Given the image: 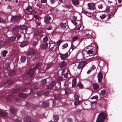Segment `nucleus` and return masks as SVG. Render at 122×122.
<instances>
[{
    "label": "nucleus",
    "mask_w": 122,
    "mask_h": 122,
    "mask_svg": "<svg viewBox=\"0 0 122 122\" xmlns=\"http://www.w3.org/2000/svg\"><path fill=\"white\" fill-rule=\"evenodd\" d=\"M98 80L99 82H100L102 81V79L103 78L102 74V73L100 72L98 73Z\"/></svg>",
    "instance_id": "18"
},
{
    "label": "nucleus",
    "mask_w": 122,
    "mask_h": 122,
    "mask_svg": "<svg viewBox=\"0 0 122 122\" xmlns=\"http://www.w3.org/2000/svg\"><path fill=\"white\" fill-rule=\"evenodd\" d=\"M26 95L25 93H21L19 94V96L20 97H25L26 96Z\"/></svg>",
    "instance_id": "33"
},
{
    "label": "nucleus",
    "mask_w": 122,
    "mask_h": 122,
    "mask_svg": "<svg viewBox=\"0 0 122 122\" xmlns=\"http://www.w3.org/2000/svg\"><path fill=\"white\" fill-rule=\"evenodd\" d=\"M87 64V62L84 61L80 62L78 66V68L81 70L80 72L81 73L84 67Z\"/></svg>",
    "instance_id": "4"
},
{
    "label": "nucleus",
    "mask_w": 122,
    "mask_h": 122,
    "mask_svg": "<svg viewBox=\"0 0 122 122\" xmlns=\"http://www.w3.org/2000/svg\"><path fill=\"white\" fill-rule=\"evenodd\" d=\"M38 88V86L36 85H32L31 88H30V92L31 93V92H32V93H34V89H37Z\"/></svg>",
    "instance_id": "15"
},
{
    "label": "nucleus",
    "mask_w": 122,
    "mask_h": 122,
    "mask_svg": "<svg viewBox=\"0 0 122 122\" xmlns=\"http://www.w3.org/2000/svg\"><path fill=\"white\" fill-rule=\"evenodd\" d=\"M13 39L12 37H11L9 38L7 40V41L9 43H12L13 41Z\"/></svg>",
    "instance_id": "35"
},
{
    "label": "nucleus",
    "mask_w": 122,
    "mask_h": 122,
    "mask_svg": "<svg viewBox=\"0 0 122 122\" xmlns=\"http://www.w3.org/2000/svg\"><path fill=\"white\" fill-rule=\"evenodd\" d=\"M74 98L75 99L78 100H79V97L78 95L76 94H74Z\"/></svg>",
    "instance_id": "48"
},
{
    "label": "nucleus",
    "mask_w": 122,
    "mask_h": 122,
    "mask_svg": "<svg viewBox=\"0 0 122 122\" xmlns=\"http://www.w3.org/2000/svg\"><path fill=\"white\" fill-rule=\"evenodd\" d=\"M5 21L2 18L0 17V23H5Z\"/></svg>",
    "instance_id": "51"
},
{
    "label": "nucleus",
    "mask_w": 122,
    "mask_h": 122,
    "mask_svg": "<svg viewBox=\"0 0 122 122\" xmlns=\"http://www.w3.org/2000/svg\"><path fill=\"white\" fill-rule=\"evenodd\" d=\"M85 32L86 33L85 37L89 38H91L92 37V33L91 31L86 30Z\"/></svg>",
    "instance_id": "9"
},
{
    "label": "nucleus",
    "mask_w": 122,
    "mask_h": 122,
    "mask_svg": "<svg viewBox=\"0 0 122 122\" xmlns=\"http://www.w3.org/2000/svg\"><path fill=\"white\" fill-rule=\"evenodd\" d=\"M26 57L24 56H21L20 58V61L22 62H24L26 60Z\"/></svg>",
    "instance_id": "30"
},
{
    "label": "nucleus",
    "mask_w": 122,
    "mask_h": 122,
    "mask_svg": "<svg viewBox=\"0 0 122 122\" xmlns=\"http://www.w3.org/2000/svg\"><path fill=\"white\" fill-rule=\"evenodd\" d=\"M61 40H59L57 42V45L58 46H59L61 42Z\"/></svg>",
    "instance_id": "59"
},
{
    "label": "nucleus",
    "mask_w": 122,
    "mask_h": 122,
    "mask_svg": "<svg viewBox=\"0 0 122 122\" xmlns=\"http://www.w3.org/2000/svg\"><path fill=\"white\" fill-rule=\"evenodd\" d=\"M19 90L18 89H15L13 90L12 91V93H14L15 92H18Z\"/></svg>",
    "instance_id": "55"
},
{
    "label": "nucleus",
    "mask_w": 122,
    "mask_h": 122,
    "mask_svg": "<svg viewBox=\"0 0 122 122\" xmlns=\"http://www.w3.org/2000/svg\"><path fill=\"white\" fill-rule=\"evenodd\" d=\"M40 65V64L39 63H37L36 64V66L34 67L33 69H38L39 68Z\"/></svg>",
    "instance_id": "40"
},
{
    "label": "nucleus",
    "mask_w": 122,
    "mask_h": 122,
    "mask_svg": "<svg viewBox=\"0 0 122 122\" xmlns=\"http://www.w3.org/2000/svg\"><path fill=\"white\" fill-rule=\"evenodd\" d=\"M31 9L32 7L31 6H30L26 8V10L27 11H29L30 12L29 13L31 15H33L37 13V12L35 11V10H33L32 11L30 10Z\"/></svg>",
    "instance_id": "7"
},
{
    "label": "nucleus",
    "mask_w": 122,
    "mask_h": 122,
    "mask_svg": "<svg viewBox=\"0 0 122 122\" xmlns=\"http://www.w3.org/2000/svg\"><path fill=\"white\" fill-rule=\"evenodd\" d=\"M17 40H18L21 37V34H18V35H17Z\"/></svg>",
    "instance_id": "57"
},
{
    "label": "nucleus",
    "mask_w": 122,
    "mask_h": 122,
    "mask_svg": "<svg viewBox=\"0 0 122 122\" xmlns=\"http://www.w3.org/2000/svg\"><path fill=\"white\" fill-rule=\"evenodd\" d=\"M35 51L33 50H31L30 51L28 52L27 53L28 56H31L35 53Z\"/></svg>",
    "instance_id": "25"
},
{
    "label": "nucleus",
    "mask_w": 122,
    "mask_h": 122,
    "mask_svg": "<svg viewBox=\"0 0 122 122\" xmlns=\"http://www.w3.org/2000/svg\"><path fill=\"white\" fill-rule=\"evenodd\" d=\"M42 106L43 107H48L49 106V103L45 101H44L42 104Z\"/></svg>",
    "instance_id": "20"
},
{
    "label": "nucleus",
    "mask_w": 122,
    "mask_h": 122,
    "mask_svg": "<svg viewBox=\"0 0 122 122\" xmlns=\"http://www.w3.org/2000/svg\"><path fill=\"white\" fill-rule=\"evenodd\" d=\"M34 71L32 69L30 70L28 72L26 77V79L28 80L31 78L33 76Z\"/></svg>",
    "instance_id": "3"
},
{
    "label": "nucleus",
    "mask_w": 122,
    "mask_h": 122,
    "mask_svg": "<svg viewBox=\"0 0 122 122\" xmlns=\"http://www.w3.org/2000/svg\"><path fill=\"white\" fill-rule=\"evenodd\" d=\"M106 91L105 90H103L101 91V94L102 96H104L106 93Z\"/></svg>",
    "instance_id": "44"
},
{
    "label": "nucleus",
    "mask_w": 122,
    "mask_h": 122,
    "mask_svg": "<svg viewBox=\"0 0 122 122\" xmlns=\"http://www.w3.org/2000/svg\"><path fill=\"white\" fill-rule=\"evenodd\" d=\"M51 3L52 4H56L57 2V0H50Z\"/></svg>",
    "instance_id": "45"
},
{
    "label": "nucleus",
    "mask_w": 122,
    "mask_h": 122,
    "mask_svg": "<svg viewBox=\"0 0 122 122\" xmlns=\"http://www.w3.org/2000/svg\"><path fill=\"white\" fill-rule=\"evenodd\" d=\"M60 26L61 29L64 30L66 28V23H61Z\"/></svg>",
    "instance_id": "29"
},
{
    "label": "nucleus",
    "mask_w": 122,
    "mask_h": 122,
    "mask_svg": "<svg viewBox=\"0 0 122 122\" xmlns=\"http://www.w3.org/2000/svg\"><path fill=\"white\" fill-rule=\"evenodd\" d=\"M70 90L68 88H66L64 90H62L61 92V95H64V94H62V92H65V94H68L69 93Z\"/></svg>",
    "instance_id": "19"
},
{
    "label": "nucleus",
    "mask_w": 122,
    "mask_h": 122,
    "mask_svg": "<svg viewBox=\"0 0 122 122\" xmlns=\"http://www.w3.org/2000/svg\"><path fill=\"white\" fill-rule=\"evenodd\" d=\"M38 60V57H35L33 59V60L34 61L36 62Z\"/></svg>",
    "instance_id": "61"
},
{
    "label": "nucleus",
    "mask_w": 122,
    "mask_h": 122,
    "mask_svg": "<svg viewBox=\"0 0 122 122\" xmlns=\"http://www.w3.org/2000/svg\"><path fill=\"white\" fill-rule=\"evenodd\" d=\"M37 6L39 8H41L42 6V5L40 3H37Z\"/></svg>",
    "instance_id": "60"
},
{
    "label": "nucleus",
    "mask_w": 122,
    "mask_h": 122,
    "mask_svg": "<svg viewBox=\"0 0 122 122\" xmlns=\"http://www.w3.org/2000/svg\"><path fill=\"white\" fill-rule=\"evenodd\" d=\"M7 53V51L6 50L4 51L3 52V55L5 57L6 56V55Z\"/></svg>",
    "instance_id": "49"
},
{
    "label": "nucleus",
    "mask_w": 122,
    "mask_h": 122,
    "mask_svg": "<svg viewBox=\"0 0 122 122\" xmlns=\"http://www.w3.org/2000/svg\"><path fill=\"white\" fill-rule=\"evenodd\" d=\"M68 54L67 53L65 54L61 53L60 54V56L62 60H64L66 59L68 56Z\"/></svg>",
    "instance_id": "10"
},
{
    "label": "nucleus",
    "mask_w": 122,
    "mask_h": 122,
    "mask_svg": "<svg viewBox=\"0 0 122 122\" xmlns=\"http://www.w3.org/2000/svg\"><path fill=\"white\" fill-rule=\"evenodd\" d=\"M76 48V47L72 43L70 49H72V51Z\"/></svg>",
    "instance_id": "54"
},
{
    "label": "nucleus",
    "mask_w": 122,
    "mask_h": 122,
    "mask_svg": "<svg viewBox=\"0 0 122 122\" xmlns=\"http://www.w3.org/2000/svg\"><path fill=\"white\" fill-rule=\"evenodd\" d=\"M48 47V43L46 42H42L41 46V47L44 49H46Z\"/></svg>",
    "instance_id": "12"
},
{
    "label": "nucleus",
    "mask_w": 122,
    "mask_h": 122,
    "mask_svg": "<svg viewBox=\"0 0 122 122\" xmlns=\"http://www.w3.org/2000/svg\"><path fill=\"white\" fill-rule=\"evenodd\" d=\"M107 15H106L105 14H102V15H100L99 17L101 19H103L105 18L107 16Z\"/></svg>",
    "instance_id": "43"
},
{
    "label": "nucleus",
    "mask_w": 122,
    "mask_h": 122,
    "mask_svg": "<svg viewBox=\"0 0 122 122\" xmlns=\"http://www.w3.org/2000/svg\"><path fill=\"white\" fill-rule=\"evenodd\" d=\"M78 38V37L77 36H74L72 39V41H74L77 40Z\"/></svg>",
    "instance_id": "53"
},
{
    "label": "nucleus",
    "mask_w": 122,
    "mask_h": 122,
    "mask_svg": "<svg viewBox=\"0 0 122 122\" xmlns=\"http://www.w3.org/2000/svg\"><path fill=\"white\" fill-rule=\"evenodd\" d=\"M54 97L55 99L60 100L61 99L60 95L59 94H56L54 95Z\"/></svg>",
    "instance_id": "34"
},
{
    "label": "nucleus",
    "mask_w": 122,
    "mask_h": 122,
    "mask_svg": "<svg viewBox=\"0 0 122 122\" xmlns=\"http://www.w3.org/2000/svg\"><path fill=\"white\" fill-rule=\"evenodd\" d=\"M77 86L80 88H82L83 87V85L81 84V82L78 83L77 84Z\"/></svg>",
    "instance_id": "47"
},
{
    "label": "nucleus",
    "mask_w": 122,
    "mask_h": 122,
    "mask_svg": "<svg viewBox=\"0 0 122 122\" xmlns=\"http://www.w3.org/2000/svg\"><path fill=\"white\" fill-rule=\"evenodd\" d=\"M81 102V101H76L74 102V104L75 105H77L80 104Z\"/></svg>",
    "instance_id": "52"
},
{
    "label": "nucleus",
    "mask_w": 122,
    "mask_h": 122,
    "mask_svg": "<svg viewBox=\"0 0 122 122\" xmlns=\"http://www.w3.org/2000/svg\"><path fill=\"white\" fill-rule=\"evenodd\" d=\"M67 122H72V120L70 118H67Z\"/></svg>",
    "instance_id": "64"
},
{
    "label": "nucleus",
    "mask_w": 122,
    "mask_h": 122,
    "mask_svg": "<svg viewBox=\"0 0 122 122\" xmlns=\"http://www.w3.org/2000/svg\"><path fill=\"white\" fill-rule=\"evenodd\" d=\"M51 19V18L49 15L46 16L44 19V21L45 23L46 24L49 23L50 20Z\"/></svg>",
    "instance_id": "11"
},
{
    "label": "nucleus",
    "mask_w": 122,
    "mask_h": 122,
    "mask_svg": "<svg viewBox=\"0 0 122 122\" xmlns=\"http://www.w3.org/2000/svg\"><path fill=\"white\" fill-rule=\"evenodd\" d=\"M36 24L37 26H40V25L41 24L40 20H38L37 21H36Z\"/></svg>",
    "instance_id": "50"
},
{
    "label": "nucleus",
    "mask_w": 122,
    "mask_h": 122,
    "mask_svg": "<svg viewBox=\"0 0 122 122\" xmlns=\"http://www.w3.org/2000/svg\"><path fill=\"white\" fill-rule=\"evenodd\" d=\"M107 118V115L105 112L100 113L97 117L96 122H103Z\"/></svg>",
    "instance_id": "1"
},
{
    "label": "nucleus",
    "mask_w": 122,
    "mask_h": 122,
    "mask_svg": "<svg viewBox=\"0 0 122 122\" xmlns=\"http://www.w3.org/2000/svg\"><path fill=\"white\" fill-rule=\"evenodd\" d=\"M99 87L98 84L97 83L94 84L93 85V88L94 90H97Z\"/></svg>",
    "instance_id": "27"
},
{
    "label": "nucleus",
    "mask_w": 122,
    "mask_h": 122,
    "mask_svg": "<svg viewBox=\"0 0 122 122\" xmlns=\"http://www.w3.org/2000/svg\"><path fill=\"white\" fill-rule=\"evenodd\" d=\"M70 7V6H69L67 5H66L65 7L66 9V11H69Z\"/></svg>",
    "instance_id": "58"
},
{
    "label": "nucleus",
    "mask_w": 122,
    "mask_h": 122,
    "mask_svg": "<svg viewBox=\"0 0 122 122\" xmlns=\"http://www.w3.org/2000/svg\"><path fill=\"white\" fill-rule=\"evenodd\" d=\"M28 44L27 41H24L21 42L20 46L21 47H23L26 46Z\"/></svg>",
    "instance_id": "21"
},
{
    "label": "nucleus",
    "mask_w": 122,
    "mask_h": 122,
    "mask_svg": "<svg viewBox=\"0 0 122 122\" xmlns=\"http://www.w3.org/2000/svg\"><path fill=\"white\" fill-rule=\"evenodd\" d=\"M71 21L75 25H76L77 24V23L76 22V21L74 20H71Z\"/></svg>",
    "instance_id": "62"
},
{
    "label": "nucleus",
    "mask_w": 122,
    "mask_h": 122,
    "mask_svg": "<svg viewBox=\"0 0 122 122\" xmlns=\"http://www.w3.org/2000/svg\"><path fill=\"white\" fill-rule=\"evenodd\" d=\"M55 85V83L54 81H51V83L46 86L47 88L48 89L52 88L53 86Z\"/></svg>",
    "instance_id": "13"
},
{
    "label": "nucleus",
    "mask_w": 122,
    "mask_h": 122,
    "mask_svg": "<svg viewBox=\"0 0 122 122\" xmlns=\"http://www.w3.org/2000/svg\"><path fill=\"white\" fill-rule=\"evenodd\" d=\"M19 27L21 30H25V33L26 32L28 29L27 27L26 26L22 25L20 26H19Z\"/></svg>",
    "instance_id": "22"
},
{
    "label": "nucleus",
    "mask_w": 122,
    "mask_h": 122,
    "mask_svg": "<svg viewBox=\"0 0 122 122\" xmlns=\"http://www.w3.org/2000/svg\"><path fill=\"white\" fill-rule=\"evenodd\" d=\"M7 115L6 112L5 111L0 110V116L3 118H4Z\"/></svg>",
    "instance_id": "16"
},
{
    "label": "nucleus",
    "mask_w": 122,
    "mask_h": 122,
    "mask_svg": "<svg viewBox=\"0 0 122 122\" xmlns=\"http://www.w3.org/2000/svg\"><path fill=\"white\" fill-rule=\"evenodd\" d=\"M11 114L14 116L16 115V111L12 106H11L9 109Z\"/></svg>",
    "instance_id": "6"
},
{
    "label": "nucleus",
    "mask_w": 122,
    "mask_h": 122,
    "mask_svg": "<svg viewBox=\"0 0 122 122\" xmlns=\"http://www.w3.org/2000/svg\"><path fill=\"white\" fill-rule=\"evenodd\" d=\"M76 78H74L72 81V87L75 86L76 84Z\"/></svg>",
    "instance_id": "31"
},
{
    "label": "nucleus",
    "mask_w": 122,
    "mask_h": 122,
    "mask_svg": "<svg viewBox=\"0 0 122 122\" xmlns=\"http://www.w3.org/2000/svg\"><path fill=\"white\" fill-rule=\"evenodd\" d=\"M48 40V37L46 36H45L43 38V41L42 42L46 43Z\"/></svg>",
    "instance_id": "41"
},
{
    "label": "nucleus",
    "mask_w": 122,
    "mask_h": 122,
    "mask_svg": "<svg viewBox=\"0 0 122 122\" xmlns=\"http://www.w3.org/2000/svg\"><path fill=\"white\" fill-rule=\"evenodd\" d=\"M5 69L6 70L8 71L10 70V65L9 64L7 63L5 64Z\"/></svg>",
    "instance_id": "32"
},
{
    "label": "nucleus",
    "mask_w": 122,
    "mask_h": 122,
    "mask_svg": "<svg viewBox=\"0 0 122 122\" xmlns=\"http://www.w3.org/2000/svg\"><path fill=\"white\" fill-rule=\"evenodd\" d=\"M19 26H15L12 28V32H17L19 31Z\"/></svg>",
    "instance_id": "14"
},
{
    "label": "nucleus",
    "mask_w": 122,
    "mask_h": 122,
    "mask_svg": "<svg viewBox=\"0 0 122 122\" xmlns=\"http://www.w3.org/2000/svg\"><path fill=\"white\" fill-rule=\"evenodd\" d=\"M66 64L67 63L66 62L63 61L59 65V67L60 68H62V67H64L65 66Z\"/></svg>",
    "instance_id": "23"
},
{
    "label": "nucleus",
    "mask_w": 122,
    "mask_h": 122,
    "mask_svg": "<svg viewBox=\"0 0 122 122\" xmlns=\"http://www.w3.org/2000/svg\"><path fill=\"white\" fill-rule=\"evenodd\" d=\"M39 40V39L36 36L33 38L32 41L31 42V43L34 47L35 48L38 44Z\"/></svg>",
    "instance_id": "2"
},
{
    "label": "nucleus",
    "mask_w": 122,
    "mask_h": 122,
    "mask_svg": "<svg viewBox=\"0 0 122 122\" xmlns=\"http://www.w3.org/2000/svg\"><path fill=\"white\" fill-rule=\"evenodd\" d=\"M53 63H51L47 64L46 66V69L48 70V68L50 67L53 65Z\"/></svg>",
    "instance_id": "42"
},
{
    "label": "nucleus",
    "mask_w": 122,
    "mask_h": 122,
    "mask_svg": "<svg viewBox=\"0 0 122 122\" xmlns=\"http://www.w3.org/2000/svg\"><path fill=\"white\" fill-rule=\"evenodd\" d=\"M54 121L56 122H57L58 121L59 117H58L56 115H54L53 116Z\"/></svg>",
    "instance_id": "38"
},
{
    "label": "nucleus",
    "mask_w": 122,
    "mask_h": 122,
    "mask_svg": "<svg viewBox=\"0 0 122 122\" xmlns=\"http://www.w3.org/2000/svg\"><path fill=\"white\" fill-rule=\"evenodd\" d=\"M13 118L16 122H22V121L21 120L17 118V116L16 115L14 116H13Z\"/></svg>",
    "instance_id": "26"
},
{
    "label": "nucleus",
    "mask_w": 122,
    "mask_h": 122,
    "mask_svg": "<svg viewBox=\"0 0 122 122\" xmlns=\"http://www.w3.org/2000/svg\"><path fill=\"white\" fill-rule=\"evenodd\" d=\"M93 52V51H92L91 50H89L87 51V53L89 55L91 54H92Z\"/></svg>",
    "instance_id": "56"
},
{
    "label": "nucleus",
    "mask_w": 122,
    "mask_h": 122,
    "mask_svg": "<svg viewBox=\"0 0 122 122\" xmlns=\"http://www.w3.org/2000/svg\"><path fill=\"white\" fill-rule=\"evenodd\" d=\"M89 8L90 10H94L95 8V7L94 4L89 3L88 4Z\"/></svg>",
    "instance_id": "17"
},
{
    "label": "nucleus",
    "mask_w": 122,
    "mask_h": 122,
    "mask_svg": "<svg viewBox=\"0 0 122 122\" xmlns=\"http://www.w3.org/2000/svg\"><path fill=\"white\" fill-rule=\"evenodd\" d=\"M62 78L61 76L58 77L57 79V81H60L62 80Z\"/></svg>",
    "instance_id": "63"
},
{
    "label": "nucleus",
    "mask_w": 122,
    "mask_h": 122,
    "mask_svg": "<svg viewBox=\"0 0 122 122\" xmlns=\"http://www.w3.org/2000/svg\"><path fill=\"white\" fill-rule=\"evenodd\" d=\"M17 36V35L16 34H15L14 35L13 37H12L13 39V41H16V38Z\"/></svg>",
    "instance_id": "46"
},
{
    "label": "nucleus",
    "mask_w": 122,
    "mask_h": 122,
    "mask_svg": "<svg viewBox=\"0 0 122 122\" xmlns=\"http://www.w3.org/2000/svg\"><path fill=\"white\" fill-rule=\"evenodd\" d=\"M72 4L75 5H78L79 2L78 0H71Z\"/></svg>",
    "instance_id": "24"
},
{
    "label": "nucleus",
    "mask_w": 122,
    "mask_h": 122,
    "mask_svg": "<svg viewBox=\"0 0 122 122\" xmlns=\"http://www.w3.org/2000/svg\"><path fill=\"white\" fill-rule=\"evenodd\" d=\"M20 18V17L19 16H12V18L11 19V21H13L15 22H16Z\"/></svg>",
    "instance_id": "8"
},
{
    "label": "nucleus",
    "mask_w": 122,
    "mask_h": 122,
    "mask_svg": "<svg viewBox=\"0 0 122 122\" xmlns=\"http://www.w3.org/2000/svg\"><path fill=\"white\" fill-rule=\"evenodd\" d=\"M26 119L27 122H35L36 120L35 117L26 116Z\"/></svg>",
    "instance_id": "5"
},
{
    "label": "nucleus",
    "mask_w": 122,
    "mask_h": 122,
    "mask_svg": "<svg viewBox=\"0 0 122 122\" xmlns=\"http://www.w3.org/2000/svg\"><path fill=\"white\" fill-rule=\"evenodd\" d=\"M46 83V79H44L42 81L41 85L43 86H44L45 85Z\"/></svg>",
    "instance_id": "39"
},
{
    "label": "nucleus",
    "mask_w": 122,
    "mask_h": 122,
    "mask_svg": "<svg viewBox=\"0 0 122 122\" xmlns=\"http://www.w3.org/2000/svg\"><path fill=\"white\" fill-rule=\"evenodd\" d=\"M15 73V71L14 70L11 71L9 72L8 75L10 76L14 75Z\"/></svg>",
    "instance_id": "28"
},
{
    "label": "nucleus",
    "mask_w": 122,
    "mask_h": 122,
    "mask_svg": "<svg viewBox=\"0 0 122 122\" xmlns=\"http://www.w3.org/2000/svg\"><path fill=\"white\" fill-rule=\"evenodd\" d=\"M6 44V43L4 41H1L0 42V46L1 47L4 46Z\"/></svg>",
    "instance_id": "36"
},
{
    "label": "nucleus",
    "mask_w": 122,
    "mask_h": 122,
    "mask_svg": "<svg viewBox=\"0 0 122 122\" xmlns=\"http://www.w3.org/2000/svg\"><path fill=\"white\" fill-rule=\"evenodd\" d=\"M13 81H11L10 82V81H8L5 82H4L3 84V85H4L6 84H11L13 83Z\"/></svg>",
    "instance_id": "37"
}]
</instances>
